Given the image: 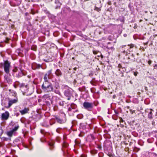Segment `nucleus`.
Instances as JSON below:
<instances>
[{"mask_svg":"<svg viewBox=\"0 0 157 157\" xmlns=\"http://www.w3.org/2000/svg\"><path fill=\"white\" fill-rule=\"evenodd\" d=\"M42 88L46 92L52 91L53 89L52 83L49 82H44L42 86Z\"/></svg>","mask_w":157,"mask_h":157,"instance_id":"obj_1","label":"nucleus"},{"mask_svg":"<svg viewBox=\"0 0 157 157\" xmlns=\"http://www.w3.org/2000/svg\"><path fill=\"white\" fill-rule=\"evenodd\" d=\"M83 106L85 109L89 111H91L93 107V104L87 102H85L83 104Z\"/></svg>","mask_w":157,"mask_h":157,"instance_id":"obj_2","label":"nucleus"},{"mask_svg":"<svg viewBox=\"0 0 157 157\" xmlns=\"http://www.w3.org/2000/svg\"><path fill=\"white\" fill-rule=\"evenodd\" d=\"M10 66V63L8 61L6 60L4 64V71L7 74L9 72Z\"/></svg>","mask_w":157,"mask_h":157,"instance_id":"obj_3","label":"nucleus"},{"mask_svg":"<svg viewBox=\"0 0 157 157\" xmlns=\"http://www.w3.org/2000/svg\"><path fill=\"white\" fill-rule=\"evenodd\" d=\"M9 113L7 111H6L5 113H3L2 115V120H7L9 117Z\"/></svg>","mask_w":157,"mask_h":157,"instance_id":"obj_4","label":"nucleus"},{"mask_svg":"<svg viewBox=\"0 0 157 157\" xmlns=\"http://www.w3.org/2000/svg\"><path fill=\"white\" fill-rule=\"evenodd\" d=\"M19 128V126L18 125L17 126H16L12 130L8 132L7 133V135L10 137H11L13 132L15 131H17Z\"/></svg>","mask_w":157,"mask_h":157,"instance_id":"obj_5","label":"nucleus"},{"mask_svg":"<svg viewBox=\"0 0 157 157\" xmlns=\"http://www.w3.org/2000/svg\"><path fill=\"white\" fill-rule=\"evenodd\" d=\"M41 67V66L39 64H37L36 63H33L32 65V68L33 70L39 69Z\"/></svg>","mask_w":157,"mask_h":157,"instance_id":"obj_6","label":"nucleus"},{"mask_svg":"<svg viewBox=\"0 0 157 157\" xmlns=\"http://www.w3.org/2000/svg\"><path fill=\"white\" fill-rule=\"evenodd\" d=\"M17 101L18 100L17 98L9 100V107L10 106L13 104L17 102Z\"/></svg>","mask_w":157,"mask_h":157,"instance_id":"obj_7","label":"nucleus"},{"mask_svg":"<svg viewBox=\"0 0 157 157\" xmlns=\"http://www.w3.org/2000/svg\"><path fill=\"white\" fill-rule=\"evenodd\" d=\"M29 109L28 108H25L23 110H20V112L21 114L23 115L26 113H27L29 111Z\"/></svg>","mask_w":157,"mask_h":157,"instance_id":"obj_8","label":"nucleus"},{"mask_svg":"<svg viewBox=\"0 0 157 157\" xmlns=\"http://www.w3.org/2000/svg\"><path fill=\"white\" fill-rule=\"evenodd\" d=\"M55 74L58 76H60L62 75L61 71L59 69H57L56 70L55 72Z\"/></svg>","mask_w":157,"mask_h":157,"instance_id":"obj_9","label":"nucleus"},{"mask_svg":"<svg viewBox=\"0 0 157 157\" xmlns=\"http://www.w3.org/2000/svg\"><path fill=\"white\" fill-rule=\"evenodd\" d=\"M44 78V82H48V79L50 78V77L48 76V75L45 74Z\"/></svg>","mask_w":157,"mask_h":157,"instance_id":"obj_10","label":"nucleus"},{"mask_svg":"<svg viewBox=\"0 0 157 157\" xmlns=\"http://www.w3.org/2000/svg\"><path fill=\"white\" fill-rule=\"evenodd\" d=\"M150 112H149L148 114V118L150 119H151L152 118V109H150Z\"/></svg>","mask_w":157,"mask_h":157,"instance_id":"obj_11","label":"nucleus"},{"mask_svg":"<svg viewBox=\"0 0 157 157\" xmlns=\"http://www.w3.org/2000/svg\"><path fill=\"white\" fill-rule=\"evenodd\" d=\"M4 78L6 82L8 83H10L12 81L11 79L7 76H5Z\"/></svg>","mask_w":157,"mask_h":157,"instance_id":"obj_12","label":"nucleus"},{"mask_svg":"<svg viewBox=\"0 0 157 157\" xmlns=\"http://www.w3.org/2000/svg\"><path fill=\"white\" fill-rule=\"evenodd\" d=\"M56 118L57 120V122L60 124L62 123L63 122V121L58 117H56Z\"/></svg>","mask_w":157,"mask_h":157,"instance_id":"obj_13","label":"nucleus"},{"mask_svg":"<svg viewBox=\"0 0 157 157\" xmlns=\"http://www.w3.org/2000/svg\"><path fill=\"white\" fill-rule=\"evenodd\" d=\"M43 98L45 100H48L49 99V96L48 94L44 95L43 96Z\"/></svg>","mask_w":157,"mask_h":157,"instance_id":"obj_14","label":"nucleus"},{"mask_svg":"<svg viewBox=\"0 0 157 157\" xmlns=\"http://www.w3.org/2000/svg\"><path fill=\"white\" fill-rule=\"evenodd\" d=\"M118 67L119 68V71H121V72L123 73V72H124V70H123V71H121V68H122V69H123L124 68L122 67L121 65V64H119Z\"/></svg>","mask_w":157,"mask_h":157,"instance_id":"obj_15","label":"nucleus"},{"mask_svg":"<svg viewBox=\"0 0 157 157\" xmlns=\"http://www.w3.org/2000/svg\"><path fill=\"white\" fill-rule=\"evenodd\" d=\"M134 47V45L132 44H131L130 45H128L127 46H126V48H128L129 47V48H133Z\"/></svg>","mask_w":157,"mask_h":157,"instance_id":"obj_16","label":"nucleus"},{"mask_svg":"<svg viewBox=\"0 0 157 157\" xmlns=\"http://www.w3.org/2000/svg\"><path fill=\"white\" fill-rule=\"evenodd\" d=\"M68 146V144L66 142H64L63 144V147H67Z\"/></svg>","mask_w":157,"mask_h":157,"instance_id":"obj_17","label":"nucleus"},{"mask_svg":"<svg viewBox=\"0 0 157 157\" xmlns=\"http://www.w3.org/2000/svg\"><path fill=\"white\" fill-rule=\"evenodd\" d=\"M91 152L92 154H95L96 153H97V151H96L95 150H92L91 151Z\"/></svg>","mask_w":157,"mask_h":157,"instance_id":"obj_18","label":"nucleus"},{"mask_svg":"<svg viewBox=\"0 0 157 157\" xmlns=\"http://www.w3.org/2000/svg\"><path fill=\"white\" fill-rule=\"evenodd\" d=\"M55 92L57 94H58L59 95H60V92L59 91L57 90H55Z\"/></svg>","mask_w":157,"mask_h":157,"instance_id":"obj_19","label":"nucleus"},{"mask_svg":"<svg viewBox=\"0 0 157 157\" xmlns=\"http://www.w3.org/2000/svg\"><path fill=\"white\" fill-rule=\"evenodd\" d=\"M52 70L49 71L46 74V75H48V76H50L51 74H52Z\"/></svg>","mask_w":157,"mask_h":157,"instance_id":"obj_20","label":"nucleus"},{"mask_svg":"<svg viewBox=\"0 0 157 157\" xmlns=\"http://www.w3.org/2000/svg\"><path fill=\"white\" fill-rule=\"evenodd\" d=\"M94 10L98 12H99L101 10V9L100 8L97 7H95Z\"/></svg>","mask_w":157,"mask_h":157,"instance_id":"obj_21","label":"nucleus"},{"mask_svg":"<svg viewBox=\"0 0 157 157\" xmlns=\"http://www.w3.org/2000/svg\"><path fill=\"white\" fill-rule=\"evenodd\" d=\"M17 67H15L14 68V69L13 70V72H16L17 71Z\"/></svg>","mask_w":157,"mask_h":157,"instance_id":"obj_22","label":"nucleus"},{"mask_svg":"<svg viewBox=\"0 0 157 157\" xmlns=\"http://www.w3.org/2000/svg\"><path fill=\"white\" fill-rule=\"evenodd\" d=\"M93 53L94 54H96L97 53V52L96 51H95V50H93Z\"/></svg>","mask_w":157,"mask_h":157,"instance_id":"obj_23","label":"nucleus"},{"mask_svg":"<svg viewBox=\"0 0 157 157\" xmlns=\"http://www.w3.org/2000/svg\"><path fill=\"white\" fill-rule=\"evenodd\" d=\"M152 62L151 61V60H149L148 61V64L149 65H150L151 64V63Z\"/></svg>","mask_w":157,"mask_h":157,"instance_id":"obj_24","label":"nucleus"},{"mask_svg":"<svg viewBox=\"0 0 157 157\" xmlns=\"http://www.w3.org/2000/svg\"><path fill=\"white\" fill-rule=\"evenodd\" d=\"M138 73L137 72H134V75L135 76H137Z\"/></svg>","mask_w":157,"mask_h":157,"instance_id":"obj_25","label":"nucleus"},{"mask_svg":"<svg viewBox=\"0 0 157 157\" xmlns=\"http://www.w3.org/2000/svg\"><path fill=\"white\" fill-rule=\"evenodd\" d=\"M128 150H129L128 148V147L126 148V149H125V151H128Z\"/></svg>","mask_w":157,"mask_h":157,"instance_id":"obj_26","label":"nucleus"},{"mask_svg":"<svg viewBox=\"0 0 157 157\" xmlns=\"http://www.w3.org/2000/svg\"><path fill=\"white\" fill-rule=\"evenodd\" d=\"M123 120L122 119V118H121L120 119V122H123Z\"/></svg>","mask_w":157,"mask_h":157,"instance_id":"obj_27","label":"nucleus"},{"mask_svg":"<svg viewBox=\"0 0 157 157\" xmlns=\"http://www.w3.org/2000/svg\"><path fill=\"white\" fill-rule=\"evenodd\" d=\"M28 14H29V13H25V15H26V16H27V15H28Z\"/></svg>","mask_w":157,"mask_h":157,"instance_id":"obj_28","label":"nucleus"},{"mask_svg":"<svg viewBox=\"0 0 157 157\" xmlns=\"http://www.w3.org/2000/svg\"><path fill=\"white\" fill-rule=\"evenodd\" d=\"M133 148V151H135V150L136 149V148Z\"/></svg>","mask_w":157,"mask_h":157,"instance_id":"obj_29","label":"nucleus"},{"mask_svg":"<svg viewBox=\"0 0 157 157\" xmlns=\"http://www.w3.org/2000/svg\"><path fill=\"white\" fill-rule=\"evenodd\" d=\"M157 67V64H155V66H154V67Z\"/></svg>","mask_w":157,"mask_h":157,"instance_id":"obj_30","label":"nucleus"},{"mask_svg":"<svg viewBox=\"0 0 157 157\" xmlns=\"http://www.w3.org/2000/svg\"><path fill=\"white\" fill-rule=\"evenodd\" d=\"M32 49L35 51L36 50L34 49H33V48H32Z\"/></svg>","mask_w":157,"mask_h":157,"instance_id":"obj_31","label":"nucleus"},{"mask_svg":"<svg viewBox=\"0 0 157 157\" xmlns=\"http://www.w3.org/2000/svg\"><path fill=\"white\" fill-rule=\"evenodd\" d=\"M123 52H124V53L125 52H125V50H124V51Z\"/></svg>","mask_w":157,"mask_h":157,"instance_id":"obj_32","label":"nucleus"},{"mask_svg":"<svg viewBox=\"0 0 157 157\" xmlns=\"http://www.w3.org/2000/svg\"><path fill=\"white\" fill-rule=\"evenodd\" d=\"M115 96L114 95V96H113V98H115Z\"/></svg>","mask_w":157,"mask_h":157,"instance_id":"obj_33","label":"nucleus"},{"mask_svg":"<svg viewBox=\"0 0 157 157\" xmlns=\"http://www.w3.org/2000/svg\"><path fill=\"white\" fill-rule=\"evenodd\" d=\"M126 47V46H122V48H123V47Z\"/></svg>","mask_w":157,"mask_h":157,"instance_id":"obj_34","label":"nucleus"},{"mask_svg":"<svg viewBox=\"0 0 157 157\" xmlns=\"http://www.w3.org/2000/svg\"><path fill=\"white\" fill-rule=\"evenodd\" d=\"M145 12L146 13H147V11H145Z\"/></svg>","mask_w":157,"mask_h":157,"instance_id":"obj_35","label":"nucleus"},{"mask_svg":"<svg viewBox=\"0 0 157 157\" xmlns=\"http://www.w3.org/2000/svg\"><path fill=\"white\" fill-rule=\"evenodd\" d=\"M31 13L32 14H34V13H33V12H32Z\"/></svg>","mask_w":157,"mask_h":157,"instance_id":"obj_36","label":"nucleus"},{"mask_svg":"<svg viewBox=\"0 0 157 157\" xmlns=\"http://www.w3.org/2000/svg\"><path fill=\"white\" fill-rule=\"evenodd\" d=\"M150 13L151 14V13H152V12H150Z\"/></svg>","mask_w":157,"mask_h":157,"instance_id":"obj_37","label":"nucleus"},{"mask_svg":"<svg viewBox=\"0 0 157 157\" xmlns=\"http://www.w3.org/2000/svg\"><path fill=\"white\" fill-rule=\"evenodd\" d=\"M130 83H131V84H132V82L131 81H130Z\"/></svg>","mask_w":157,"mask_h":157,"instance_id":"obj_38","label":"nucleus"},{"mask_svg":"<svg viewBox=\"0 0 157 157\" xmlns=\"http://www.w3.org/2000/svg\"><path fill=\"white\" fill-rule=\"evenodd\" d=\"M82 157H83V155H82Z\"/></svg>","mask_w":157,"mask_h":157,"instance_id":"obj_39","label":"nucleus"},{"mask_svg":"<svg viewBox=\"0 0 157 157\" xmlns=\"http://www.w3.org/2000/svg\"><path fill=\"white\" fill-rule=\"evenodd\" d=\"M8 157L7 156V157Z\"/></svg>","mask_w":157,"mask_h":157,"instance_id":"obj_40","label":"nucleus"},{"mask_svg":"<svg viewBox=\"0 0 157 157\" xmlns=\"http://www.w3.org/2000/svg\"><path fill=\"white\" fill-rule=\"evenodd\" d=\"M14 157H15V156Z\"/></svg>","mask_w":157,"mask_h":157,"instance_id":"obj_41","label":"nucleus"}]
</instances>
